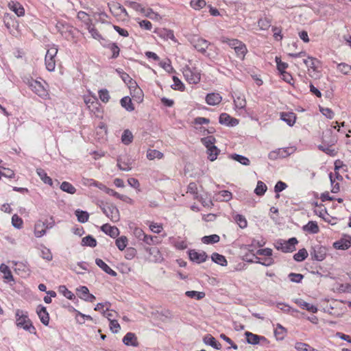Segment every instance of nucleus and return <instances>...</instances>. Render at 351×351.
<instances>
[{
	"label": "nucleus",
	"instance_id": "338daca9",
	"mask_svg": "<svg viewBox=\"0 0 351 351\" xmlns=\"http://www.w3.org/2000/svg\"><path fill=\"white\" fill-rule=\"evenodd\" d=\"M98 94H99V99L104 103H107L109 101L110 98V95H109V92L106 88L99 90V92H98Z\"/></svg>",
	"mask_w": 351,
	"mask_h": 351
},
{
	"label": "nucleus",
	"instance_id": "f03ea898",
	"mask_svg": "<svg viewBox=\"0 0 351 351\" xmlns=\"http://www.w3.org/2000/svg\"><path fill=\"white\" fill-rule=\"evenodd\" d=\"M221 41L223 43H226L235 51L237 56L241 60H243L247 52V49L242 41L236 38H229L227 37H222Z\"/></svg>",
	"mask_w": 351,
	"mask_h": 351
},
{
	"label": "nucleus",
	"instance_id": "2eb2a0df",
	"mask_svg": "<svg viewBox=\"0 0 351 351\" xmlns=\"http://www.w3.org/2000/svg\"><path fill=\"white\" fill-rule=\"evenodd\" d=\"M298 243L295 237H292L282 243L281 251L285 253L292 252L295 250V245Z\"/></svg>",
	"mask_w": 351,
	"mask_h": 351
},
{
	"label": "nucleus",
	"instance_id": "5fc2aeb1",
	"mask_svg": "<svg viewBox=\"0 0 351 351\" xmlns=\"http://www.w3.org/2000/svg\"><path fill=\"white\" fill-rule=\"evenodd\" d=\"M277 307L283 312L288 313L290 314H293L294 313L298 312V310L294 309L289 306L288 304L285 303H278Z\"/></svg>",
	"mask_w": 351,
	"mask_h": 351
},
{
	"label": "nucleus",
	"instance_id": "e2e57ef3",
	"mask_svg": "<svg viewBox=\"0 0 351 351\" xmlns=\"http://www.w3.org/2000/svg\"><path fill=\"white\" fill-rule=\"evenodd\" d=\"M190 5L193 9L198 10L205 7L206 3L205 0H191Z\"/></svg>",
	"mask_w": 351,
	"mask_h": 351
},
{
	"label": "nucleus",
	"instance_id": "c9c22d12",
	"mask_svg": "<svg viewBox=\"0 0 351 351\" xmlns=\"http://www.w3.org/2000/svg\"><path fill=\"white\" fill-rule=\"evenodd\" d=\"M211 259L213 262L221 266L227 265V261L225 256L217 252H215L211 255Z\"/></svg>",
	"mask_w": 351,
	"mask_h": 351
},
{
	"label": "nucleus",
	"instance_id": "ea45409f",
	"mask_svg": "<svg viewBox=\"0 0 351 351\" xmlns=\"http://www.w3.org/2000/svg\"><path fill=\"white\" fill-rule=\"evenodd\" d=\"M234 105L236 110H244L246 106L245 99L243 97H237L234 99Z\"/></svg>",
	"mask_w": 351,
	"mask_h": 351
},
{
	"label": "nucleus",
	"instance_id": "49530a36",
	"mask_svg": "<svg viewBox=\"0 0 351 351\" xmlns=\"http://www.w3.org/2000/svg\"><path fill=\"white\" fill-rule=\"evenodd\" d=\"M295 348L298 351H318L310 346L308 344L302 342H297L295 344Z\"/></svg>",
	"mask_w": 351,
	"mask_h": 351
},
{
	"label": "nucleus",
	"instance_id": "4c0bfd02",
	"mask_svg": "<svg viewBox=\"0 0 351 351\" xmlns=\"http://www.w3.org/2000/svg\"><path fill=\"white\" fill-rule=\"evenodd\" d=\"M220 150L216 146H212L207 149L208 159L210 161H214L217 159Z\"/></svg>",
	"mask_w": 351,
	"mask_h": 351
},
{
	"label": "nucleus",
	"instance_id": "0e129e2a",
	"mask_svg": "<svg viewBox=\"0 0 351 351\" xmlns=\"http://www.w3.org/2000/svg\"><path fill=\"white\" fill-rule=\"evenodd\" d=\"M160 36H162L165 39L167 40L170 39L175 42L176 41L173 32L171 29H164L160 33Z\"/></svg>",
	"mask_w": 351,
	"mask_h": 351
},
{
	"label": "nucleus",
	"instance_id": "864d4df0",
	"mask_svg": "<svg viewBox=\"0 0 351 351\" xmlns=\"http://www.w3.org/2000/svg\"><path fill=\"white\" fill-rule=\"evenodd\" d=\"M274 335L277 339H282L286 335V330L283 326L278 324L274 330Z\"/></svg>",
	"mask_w": 351,
	"mask_h": 351
},
{
	"label": "nucleus",
	"instance_id": "6e6552de",
	"mask_svg": "<svg viewBox=\"0 0 351 351\" xmlns=\"http://www.w3.org/2000/svg\"><path fill=\"white\" fill-rule=\"evenodd\" d=\"M110 12L115 17L121 18L122 15L128 17V14L123 6L117 2H112L108 4Z\"/></svg>",
	"mask_w": 351,
	"mask_h": 351
},
{
	"label": "nucleus",
	"instance_id": "9d476101",
	"mask_svg": "<svg viewBox=\"0 0 351 351\" xmlns=\"http://www.w3.org/2000/svg\"><path fill=\"white\" fill-rule=\"evenodd\" d=\"M189 258L191 261L197 264L205 262L208 256L205 252H197L195 250H190L188 251Z\"/></svg>",
	"mask_w": 351,
	"mask_h": 351
},
{
	"label": "nucleus",
	"instance_id": "f3484780",
	"mask_svg": "<svg viewBox=\"0 0 351 351\" xmlns=\"http://www.w3.org/2000/svg\"><path fill=\"white\" fill-rule=\"evenodd\" d=\"M8 8L18 16H22L25 14V9L23 6L18 1H11L8 3Z\"/></svg>",
	"mask_w": 351,
	"mask_h": 351
},
{
	"label": "nucleus",
	"instance_id": "8fccbe9b",
	"mask_svg": "<svg viewBox=\"0 0 351 351\" xmlns=\"http://www.w3.org/2000/svg\"><path fill=\"white\" fill-rule=\"evenodd\" d=\"M308 256V252L306 249L302 248L300 249L297 253H295L293 256V258L295 261L301 262L306 259Z\"/></svg>",
	"mask_w": 351,
	"mask_h": 351
},
{
	"label": "nucleus",
	"instance_id": "f257e3e1",
	"mask_svg": "<svg viewBox=\"0 0 351 351\" xmlns=\"http://www.w3.org/2000/svg\"><path fill=\"white\" fill-rule=\"evenodd\" d=\"M15 324L18 328H23L31 334H36V329L29 318L28 313L21 309L15 311Z\"/></svg>",
	"mask_w": 351,
	"mask_h": 351
},
{
	"label": "nucleus",
	"instance_id": "4d7b16f0",
	"mask_svg": "<svg viewBox=\"0 0 351 351\" xmlns=\"http://www.w3.org/2000/svg\"><path fill=\"white\" fill-rule=\"evenodd\" d=\"M125 5H128V7L132 8L133 10L137 11V12H140L141 13H144L145 12V8L142 6L141 4L137 3V2H135V1H127L125 3Z\"/></svg>",
	"mask_w": 351,
	"mask_h": 351
},
{
	"label": "nucleus",
	"instance_id": "680f3d73",
	"mask_svg": "<svg viewBox=\"0 0 351 351\" xmlns=\"http://www.w3.org/2000/svg\"><path fill=\"white\" fill-rule=\"evenodd\" d=\"M258 25L261 29L266 30L271 26V21L266 17L261 18L258 21Z\"/></svg>",
	"mask_w": 351,
	"mask_h": 351
},
{
	"label": "nucleus",
	"instance_id": "5701e85b",
	"mask_svg": "<svg viewBox=\"0 0 351 351\" xmlns=\"http://www.w3.org/2000/svg\"><path fill=\"white\" fill-rule=\"evenodd\" d=\"M295 302L300 306L301 307L302 309H306V311H309V312H311V313H315L317 312L318 309L317 308V306L310 304V303H308L305 301H304L302 299H297Z\"/></svg>",
	"mask_w": 351,
	"mask_h": 351
},
{
	"label": "nucleus",
	"instance_id": "4be33fe9",
	"mask_svg": "<svg viewBox=\"0 0 351 351\" xmlns=\"http://www.w3.org/2000/svg\"><path fill=\"white\" fill-rule=\"evenodd\" d=\"M280 119L289 126H293L295 123L296 116L293 112H282L280 114Z\"/></svg>",
	"mask_w": 351,
	"mask_h": 351
},
{
	"label": "nucleus",
	"instance_id": "79ce46f5",
	"mask_svg": "<svg viewBox=\"0 0 351 351\" xmlns=\"http://www.w3.org/2000/svg\"><path fill=\"white\" fill-rule=\"evenodd\" d=\"M173 84L171 86L173 90L183 91L185 89V86L182 81L176 76H173Z\"/></svg>",
	"mask_w": 351,
	"mask_h": 351
},
{
	"label": "nucleus",
	"instance_id": "052dcab7",
	"mask_svg": "<svg viewBox=\"0 0 351 351\" xmlns=\"http://www.w3.org/2000/svg\"><path fill=\"white\" fill-rule=\"evenodd\" d=\"M337 69L344 75L351 74V66L346 63H340L337 65Z\"/></svg>",
	"mask_w": 351,
	"mask_h": 351
},
{
	"label": "nucleus",
	"instance_id": "0eeeda50",
	"mask_svg": "<svg viewBox=\"0 0 351 351\" xmlns=\"http://www.w3.org/2000/svg\"><path fill=\"white\" fill-rule=\"evenodd\" d=\"M327 250L320 245H315L311 247L310 255L313 260L317 261H323L326 256Z\"/></svg>",
	"mask_w": 351,
	"mask_h": 351
},
{
	"label": "nucleus",
	"instance_id": "13d9d810",
	"mask_svg": "<svg viewBox=\"0 0 351 351\" xmlns=\"http://www.w3.org/2000/svg\"><path fill=\"white\" fill-rule=\"evenodd\" d=\"M143 241L147 245H156L159 243L158 238L156 236L147 235L143 237Z\"/></svg>",
	"mask_w": 351,
	"mask_h": 351
},
{
	"label": "nucleus",
	"instance_id": "72a5a7b5",
	"mask_svg": "<svg viewBox=\"0 0 351 351\" xmlns=\"http://www.w3.org/2000/svg\"><path fill=\"white\" fill-rule=\"evenodd\" d=\"M96 239L91 235H88L82 238V245L87 246L90 247H94L97 245Z\"/></svg>",
	"mask_w": 351,
	"mask_h": 351
},
{
	"label": "nucleus",
	"instance_id": "aec40b11",
	"mask_svg": "<svg viewBox=\"0 0 351 351\" xmlns=\"http://www.w3.org/2000/svg\"><path fill=\"white\" fill-rule=\"evenodd\" d=\"M96 265L100 267L104 271L106 274H109L111 276H116L117 275V272L111 269L104 261L100 258H96L95 260Z\"/></svg>",
	"mask_w": 351,
	"mask_h": 351
},
{
	"label": "nucleus",
	"instance_id": "de8ad7c7",
	"mask_svg": "<svg viewBox=\"0 0 351 351\" xmlns=\"http://www.w3.org/2000/svg\"><path fill=\"white\" fill-rule=\"evenodd\" d=\"M185 295L191 298H195L197 300H202L206 295L204 292L196 291H187Z\"/></svg>",
	"mask_w": 351,
	"mask_h": 351
},
{
	"label": "nucleus",
	"instance_id": "9b49d317",
	"mask_svg": "<svg viewBox=\"0 0 351 351\" xmlns=\"http://www.w3.org/2000/svg\"><path fill=\"white\" fill-rule=\"evenodd\" d=\"M76 293L80 299L86 302H93L96 299L93 294L89 293V290L86 286H80L77 288Z\"/></svg>",
	"mask_w": 351,
	"mask_h": 351
},
{
	"label": "nucleus",
	"instance_id": "dca6fc26",
	"mask_svg": "<svg viewBox=\"0 0 351 351\" xmlns=\"http://www.w3.org/2000/svg\"><path fill=\"white\" fill-rule=\"evenodd\" d=\"M245 335L246 337V341L249 344L252 345H257L260 343L261 341H265L267 339L263 336H260L256 334H253L250 332H245Z\"/></svg>",
	"mask_w": 351,
	"mask_h": 351
},
{
	"label": "nucleus",
	"instance_id": "69168bd1",
	"mask_svg": "<svg viewBox=\"0 0 351 351\" xmlns=\"http://www.w3.org/2000/svg\"><path fill=\"white\" fill-rule=\"evenodd\" d=\"M275 61L276 62L277 69L278 70L280 73L285 72L286 69L288 67V64L282 62L280 58L278 56L276 57Z\"/></svg>",
	"mask_w": 351,
	"mask_h": 351
},
{
	"label": "nucleus",
	"instance_id": "2f4dec72",
	"mask_svg": "<svg viewBox=\"0 0 351 351\" xmlns=\"http://www.w3.org/2000/svg\"><path fill=\"white\" fill-rule=\"evenodd\" d=\"M230 157L231 159L239 162L240 164H241L243 165L248 166L250 165V160L247 157H245L244 156L237 154H234L230 155Z\"/></svg>",
	"mask_w": 351,
	"mask_h": 351
},
{
	"label": "nucleus",
	"instance_id": "a878e982",
	"mask_svg": "<svg viewBox=\"0 0 351 351\" xmlns=\"http://www.w3.org/2000/svg\"><path fill=\"white\" fill-rule=\"evenodd\" d=\"M36 171L37 175L40 178V180L45 184H47L49 185L50 186H52V185H53L52 179L49 176H47V173L43 169L37 168Z\"/></svg>",
	"mask_w": 351,
	"mask_h": 351
},
{
	"label": "nucleus",
	"instance_id": "bf43d9fd",
	"mask_svg": "<svg viewBox=\"0 0 351 351\" xmlns=\"http://www.w3.org/2000/svg\"><path fill=\"white\" fill-rule=\"evenodd\" d=\"M87 29L88 32L91 34L92 37L97 40H100L102 37L97 29L94 27L92 23L87 25Z\"/></svg>",
	"mask_w": 351,
	"mask_h": 351
},
{
	"label": "nucleus",
	"instance_id": "e433bc0d",
	"mask_svg": "<svg viewBox=\"0 0 351 351\" xmlns=\"http://www.w3.org/2000/svg\"><path fill=\"white\" fill-rule=\"evenodd\" d=\"M220 237L217 234L204 236L202 238V242L204 244H214L219 241Z\"/></svg>",
	"mask_w": 351,
	"mask_h": 351
},
{
	"label": "nucleus",
	"instance_id": "f704fd0d",
	"mask_svg": "<svg viewBox=\"0 0 351 351\" xmlns=\"http://www.w3.org/2000/svg\"><path fill=\"white\" fill-rule=\"evenodd\" d=\"M60 189L69 194H75L76 193L75 187L69 182L64 181L60 185Z\"/></svg>",
	"mask_w": 351,
	"mask_h": 351
},
{
	"label": "nucleus",
	"instance_id": "603ef678",
	"mask_svg": "<svg viewBox=\"0 0 351 351\" xmlns=\"http://www.w3.org/2000/svg\"><path fill=\"white\" fill-rule=\"evenodd\" d=\"M59 291L69 300H73L75 298L74 293L69 291L64 285L60 286Z\"/></svg>",
	"mask_w": 351,
	"mask_h": 351
},
{
	"label": "nucleus",
	"instance_id": "f8f14e48",
	"mask_svg": "<svg viewBox=\"0 0 351 351\" xmlns=\"http://www.w3.org/2000/svg\"><path fill=\"white\" fill-rule=\"evenodd\" d=\"M219 122L221 125L233 127L238 125L239 120L235 118H232L228 114L224 112L219 115Z\"/></svg>",
	"mask_w": 351,
	"mask_h": 351
},
{
	"label": "nucleus",
	"instance_id": "09e8293b",
	"mask_svg": "<svg viewBox=\"0 0 351 351\" xmlns=\"http://www.w3.org/2000/svg\"><path fill=\"white\" fill-rule=\"evenodd\" d=\"M130 230H132L133 235L139 241L143 240V237L145 235L143 230L136 226H130Z\"/></svg>",
	"mask_w": 351,
	"mask_h": 351
},
{
	"label": "nucleus",
	"instance_id": "cd10ccee",
	"mask_svg": "<svg viewBox=\"0 0 351 351\" xmlns=\"http://www.w3.org/2000/svg\"><path fill=\"white\" fill-rule=\"evenodd\" d=\"M333 246L338 250H347L351 246V241L348 239H341L334 243Z\"/></svg>",
	"mask_w": 351,
	"mask_h": 351
},
{
	"label": "nucleus",
	"instance_id": "39448f33",
	"mask_svg": "<svg viewBox=\"0 0 351 351\" xmlns=\"http://www.w3.org/2000/svg\"><path fill=\"white\" fill-rule=\"evenodd\" d=\"M182 73L185 80L189 84H196L200 81V72L195 67L186 66L185 67L183 68Z\"/></svg>",
	"mask_w": 351,
	"mask_h": 351
},
{
	"label": "nucleus",
	"instance_id": "a211bd4d",
	"mask_svg": "<svg viewBox=\"0 0 351 351\" xmlns=\"http://www.w3.org/2000/svg\"><path fill=\"white\" fill-rule=\"evenodd\" d=\"M101 230L112 238H116L119 234V230L116 226H112L108 223L104 224Z\"/></svg>",
	"mask_w": 351,
	"mask_h": 351
},
{
	"label": "nucleus",
	"instance_id": "4468645a",
	"mask_svg": "<svg viewBox=\"0 0 351 351\" xmlns=\"http://www.w3.org/2000/svg\"><path fill=\"white\" fill-rule=\"evenodd\" d=\"M123 343L127 346L138 347L139 343L135 333L129 332L123 337Z\"/></svg>",
	"mask_w": 351,
	"mask_h": 351
},
{
	"label": "nucleus",
	"instance_id": "58836bf2",
	"mask_svg": "<svg viewBox=\"0 0 351 351\" xmlns=\"http://www.w3.org/2000/svg\"><path fill=\"white\" fill-rule=\"evenodd\" d=\"M133 141V135L132 133L129 130H125L123 131L121 136V141L124 145H128Z\"/></svg>",
	"mask_w": 351,
	"mask_h": 351
},
{
	"label": "nucleus",
	"instance_id": "412c9836",
	"mask_svg": "<svg viewBox=\"0 0 351 351\" xmlns=\"http://www.w3.org/2000/svg\"><path fill=\"white\" fill-rule=\"evenodd\" d=\"M203 341L206 345H208L216 350H221V345L219 342H218L215 337H213L211 335H206Z\"/></svg>",
	"mask_w": 351,
	"mask_h": 351
},
{
	"label": "nucleus",
	"instance_id": "1a4fd4ad",
	"mask_svg": "<svg viewBox=\"0 0 351 351\" xmlns=\"http://www.w3.org/2000/svg\"><path fill=\"white\" fill-rule=\"evenodd\" d=\"M132 161L126 154L120 155L117 158V167L121 171H129L132 169Z\"/></svg>",
	"mask_w": 351,
	"mask_h": 351
},
{
	"label": "nucleus",
	"instance_id": "393cba45",
	"mask_svg": "<svg viewBox=\"0 0 351 351\" xmlns=\"http://www.w3.org/2000/svg\"><path fill=\"white\" fill-rule=\"evenodd\" d=\"M0 271L3 274V278L6 282L14 281V277L8 265L4 263H1L0 265Z\"/></svg>",
	"mask_w": 351,
	"mask_h": 351
},
{
	"label": "nucleus",
	"instance_id": "bb28decb",
	"mask_svg": "<svg viewBox=\"0 0 351 351\" xmlns=\"http://www.w3.org/2000/svg\"><path fill=\"white\" fill-rule=\"evenodd\" d=\"M232 193L226 190L221 191L215 195V199L220 202H228L232 199Z\"/></svg>",
	"mask_w": 351,
	"mask_h": 351
},
{
	"label": "nucleus",
	"instance_id": "473e14b6",
	"mask_svg": "<svg viewBox=\"0 0 351 351\" xmlns=\"http://www.w3.org/2000/svg\"><path fill=\"white\" fill-rule=\"evenodd\" d=\"M121 106L128 112H132L134 110V107L132 102V99L129 97H123L121 101Z\"/></svg>",
	"mask_w": 351,
	"mask_h": 351
},
{
	"label": "nucleus",
	"instance_id": "b1692460",
	"mask_svg": "<svg viewBox=\"0 0 351 351\" xmlns=\"http://www.w3.org/2000/svg\"><path fill=\"white\" fill-rule=\"evenodd\" d=\"M303 231L310 234H317L319 231V226L316 221H310L302 227Z\"/></svg>",
	"mask_w": 351,
	"mask_h": 351
},
{
	"label": "nucleus",
	"instance_id": "20e7f679",
	"mask_svg": "<svg viewBox=\"0 0 351 351\" xmlns=\"http://www.w3.org/2000/svg\"><path fill=\"white\" fill-rule=\"evenodd\" d=\"M190 43L198 52L206 57H209V53H207V49L212 45V44L208 40L198 36H193L190 39Z\"/></svg>",
	"mask_w": 351,
	"mask_h": 351
},
{
	"label": "nucleus",
	"instance_id": "3c124183",
	"mask_svg": "<svg viewBox=\"0 0 351 351\" xmlns=\"http://www.w3.org/2000/svg\"><path fill=\"white\" fill-rule=\"evenodd\" d=\"M12 225L20 230L23 228V219L16 214H14L12 217Z\"/></svg>",
	"mask_w": 351,
	"mask_h": 351
},
{
	"label": "nucleus",
	"instance_id": "a19ab883",
	"mask_svg": "<svg viewBox=\"0 0 351 351\" xmlns=\"http://www.w3.org/2000/svg\"><path fill=\"white\" fill-rule=\"evenodd\" d=\"M128 238L125 236H121L116 239L115 243L118 249L121 251H123L125 249L128 245Z\"/></svg>",
	"mask_w": 351,
	"mask_h": 351
},
{
	"label": "nucleus",
	"instance_id": "37998d69",
	"mask_svg": "<svg viewBox=\"0 0 351 351\" xmlns=\"http://www.w3.org/2000/svg\"><path fill=\"white\" fill-rule=\"evenodd\" d=\"M267 187L266 184L262 181H258L254 193L258 196H263L266 192Z\"/></svg>",
	"mask_w": 351,
	"mask_h": 351
},
{
	"label": "nucleus",
	"instance_id": "423d86ee",
	"mask_svg": "<svg viewBox=\"0 0 351 351\" xmlns=\"http://www.w3.org/2000/svg\"><path fill=\"white\" fill-rule=\"evenodd\" d=\"M103 213L113 222H117L120 219L119 209L116 206L110 204L101 207Z\"/></svg>",
	"mask_w": 351,
	"mask_h": 351
},
{
	"label": "nucleus",
	"instance_id": "a18cd8bd",
	"mask_svg": "<svg viewBox=\"0 0 351 351\" xmlns=\"http://www.w3.org/2000/svg\"><path fill=\"white\" fill-rule=\"evenodd\" d=\"M46 69L49 71H53L56 68V60L53 57H47L45 56V58Z\"/></svg>",
	"mask_w": 351,
	"mask_h": 351
},
{
	"label": "nucleus",
	"instance_id": "c756f323",
	"mask_svg": "<svg viewBox=\"0 0 351 351\" xmlns=\"http://www.w3.org/2000/svg\"><path fill=\"white\" fill-rule=\"evenodd\" d=\"M75 215L77 217V221L80 223H86L88 221L89 214L87 211L82 210L80 209H77L75 211Z\"/></svg>",
	"mask_w": 351,
	"mask_h": 351
},
{
	"label": "nucleus",
	"instance_id": "c03bdc74",
	"mask_svg": "<svg viewBox=\"0 0 351 351\" xmlns=\"http://www.w3.org/2000/svg\"><path fill=\"white\" fill-rule=\"evenodd\" d=\"M201 142L206 147V149H208L212 146H215V143L216 142V139L213 136H208L206 137L202 138Z\"/></svg>",
	"mask_w": 351,
	"mask_h": 351
},
{
	"label": "nucleus",
	"instance_id": "6e6d98bb",
	"mask_svg": "<svg viewBox=\"0 0 351 351\" xmlns=\"http://www.w3.org/2000/svg\"><path fill=\"white\" fill-rule=\"evenodd\" d=\"M318 149L329 155L330 156H335L337 154V152L330 146L319 145H318Z\"/></svg>",
	"mask_w": 351,
	"mask_h": 351
},
{
	"label": "nucleus",
	"instance_id": "ddd939ff",
	"mask_svg": "<svg viewBox=\"0 0 351 351\" xmlns=\"http://www.w3.org/2000/svg\"><path fill=\"white\" fill-rule=\"evenodd\" d=\"M36 313L43 324L48 326L49 323V315L46 307L41 304L38 305L36 308Z\"/></svg>",
	"mask_w": 351,
	"mask_h": 351
},
{
	"label": "nucleus",
	"instance_id": "7c9ffc66",
	"mask_svg": "<svg viewBox=\"0 0 351 351\" xmlns=\"http://www.w3.org/2000/svg\"><path fill=\"white\" fill-rule=\"evenodd\" d=\"M146 156H147V159L152 160L156 158H157V159L162 158L164 156V154L158 150L149 149L147 151Z\"/></svg>",
	"mask_w": 351,
	"mask_h": 351
},
{
	"label": "nucleus",
	"instance_id": "6ab92c4d",
	"mask_svg": "<svg viewBox=\"0 0 351 351\" xmlns=\"http://www.w3.org/2000/svg\"><path fill=\"white\" fill-rule=\"evenodd\" d=\"M222 100V97L217 93H211L206 96V101L210 106H216Z\"/></svg>",
	"mask_w": 351,
	"mask_h": 351
},
{
	"label": "nucleus",
	"instance_id": "c85d7f7f",
	"mask_svg": "<svg viewBox=\"0 0 351 351\" xmlns=\"http://www.w3.org/2000/svg\"><path fill=\"white\" fill-rule=\"evenodd\" d=\"M45 222L38 221L34 226V234L37 238H40L46 234V230L44 228Z\"/></svg>",
	"mask_w": 351,
	"mask_h": 351
},
{
	"label": "nucleus",
	"instance_id": "774afa93",
	"mask_svg": "<svg viewBox=\"0 0 351 351\" xmlns=\"http://www.w3.org/2000/svg\"><path fill=\"white\" fill-rule=\"evenodd\" d=\"M234 220L241 228H245L247 226V222L245 217L241 215H237Z\"/></svg>",
	"mask_w": 351,
	"mask_h": 351
},
{
	"label": "nucleus",
	"instance_id": "7ed1b4c3",
	"mask_svg": "<svg viewBox=\"0 0 351 351\" xmlns=\"http://www.w3.org/2000/svg\"><path fill=\"white\" fill-rule=\"evenodd\" d=\"M26 84L29 88L40 98L43 99H48L49 98L48 90L40 82L30 78L27 79Z\"/></svg>",
	"mask_w": 351,
	"mask_h": 351
}]
</instances>
